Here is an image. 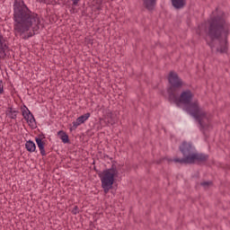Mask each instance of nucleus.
Here are the masks:
<instances>
[{"instance_id":"obj_8","label":"nucleus","mask_w":230,"mask_h":230,"mask_svg":"<svg viewBox=\"0 0 230 230\" xmlns=\"http://www.w3.org/2000/svg\"><path fill=\"white\" fill-rule=\"evenodd\" d=\"M155 4H157V0H143V5L148 12H152L155 8Z\"/></svg>"},{"instance_id":"obj_13","label":"nucleus","mask_w":230,"mask_h":230,"mask_svg":"<svg viewBox=\"0 0 230 230\" xmlns=\"http://www.w3.org/2000/svg\"><path fill=\"white\" fill-rule=\"evenodd\" d=\"M24 109L22 111V115L23 116L24 119L27 121V123H30V114H31V111L26 107V105H23Z\"/></svg>"},{"instance_id":"obj_14","label":"nucleus","mask_w":230,"mask_h":230,"mask_svg":"<svg viewBox=\"0 0 230 230\" xmlns=\"http://www.w3.org/2000/svg\"><path fill=\"white\" fill-rule=\"evenodd\" d=\"M213 184V181H202L200 182V186H203V188H208Z\"/></svg>"},{"instance_id":"obj_3","label":"nucleus","mask_w":230,"mask_h":230,"mask_svg":"<svg viewBox=\"0 0 230 230\" xmlns=\"http://www.w3.org/2000/svg\"><path fill=\"white\" fill-rule=\"evenodd\" d=\"M207 37L210 39L207 44L210 49L215 48L216 40L219 44L217 51L219 53H227V44L230 33V24L224 18V15H216L211 17L208 22Z\"/></svg>"},{"instance_id":"obj_16","label":"nucleus","mask_w":230,"mask_h":230,"mask_svg":"<svg viewBox=\"0 0 230 230\" xmlns=\"http://www.w3.org/2000/svg\"><path fill=\"white\" fill-rule=\"evenodd\" d=\"M72 213H73V215H78V213H80L78 206L74 207V208L72 209Z\"/></svg>"},{"instance_id":"obj_17","label":"nucleus","mask_w":230,"mask_h":230,"mask_svg":"<svg viewBox=\"0 0 230 230\" xmlns=\"http://www.w3.org/2000/svg\"><path fill=\"white\" fill-rule=\"evenodd\" d=\"M7 116L11 118V119H17V114L13 113H6Z\"/></svg>"},{"instance_id":"obj_11","label":"nucleus","mask_w":230,"mask_h":230,"mask_svg":"<svg viewBox=\"0 0 230 230\" xmlns=\"http://www.w3.org/2000/svg\"><path fill=\"white\" fill-rule=\"evenodd\" d=\"M58 136H59V139H61L62 143H64L65 145H66L67 143H71V141L69 140V135L64 130L58 131Z\"/></svg>"},{"instance_id":"obj_10","label":"nucleus","mask_w":230,"mask_h":230,"mask_svg":"<svg viewBox=\"0 0 230 230\" xmlns=\"http://www.w3.org/2000/svg\"><path fill=\"white\" fill-rule=\"evenodd\" d=\"M4 42V38L3 37V34L0 31V58H6V50L4 49V47L3 46V43Z\"/></svg>"},{"instance_id":"obj_2","label":"nucleus","mask_w":230,"mask_h":230,"mask_svg":"<svg viewBox=\"0 0 230 230\" xmlns=\"http://www.w3.org/2000/svg\"><path fill=\"white\" fill-rule=\"evenodd\" d=\"M13 30L15 36L24 35L29 30L32 29V32L30 31L27 35H24L22 39L28 40L30 37H33L39 33L40 30V17L36 13L31 12L28 5L24 4L23 0H14L13 3Z\"/></svg>"},{"instance_id":"obj_7","label":"nucleus","mask_w":230,"mask_h":230,"mask_svg":"<svg viewBox=\"0 0 230 230\" xmlns=\"http://www.w3.org/2000/svg\"><path fill=\"white\" fill-rule=\"evenodd\" d=\"M36 141V145L38 146V148L40 149V152L42 155V157H45L46 155V142L44 140H42L41 138H35Z\"/></svg>"},{"instance_id":"obj_22","label":"nucleus","mask_w":230,"mask_h":230,"mask_svg":"<svg viewBox=\"0 0 230 230\" xmlns=\"http://www.w3.org/2000/svg\"><path fill=\"white\" fill-rule=\"evenodd\" d=\"M102 157H103V159H111V161H112V158H110V156L108 155L103 154Z\"/></svg>"},{"instance_id":"obj_5","label":"nucleus","mask_w":230,"mask_h":230,"mask_svg":"<svg viewBox=\"0 0 230 230\" xmlns=\"http://www.w3.org/2000/svg\"><path fill=\"white\" fill-rule=\"evenodd\" d=\"M119 172L116 164H112L110 169L103 170V172H99L98 176L101 179L102 188L103 189L104 193H108L112 190L114 186V181L118 177Z\"/></svg>"},{"instance_id":"obj_23","label":"nucleus","mask_w":230,"mask_h":230,"mask_svg":"<svg viewBox=\"0 0 230 230\" xmlns=\"http://www.w3.org/2000/svg\"><path fill=\"white\" fill-rule=\"evenodd\" d=\"M95 10H97V12H101V10H102V5H97V6H95Z\"/></svg>"},{"instance_id":"obj_26","label":"nucleus","mask_w":230,"mask_h":230,"mask_svg":"<svg viewBox=\"0 0 230 230\" xmlns=\"http://www.w3.org/2000/svg\"><path fill=\"white\" fill-rule=\"evenodd\" d=\"M13 113L19 114V111H13Z\"/></svg>"},{"instance_id":"obj_9","label":"nucleus","mask_w":230,"mask_h":230,"mask_svg":"<svg viewBox=\"0 0 230 230\" xmlns=\"http://www.w3.org/2000/svg\"><path fill=\"white\" fill-rule=\"evenodd\" d=\"M171 3L175 10H182L186 6V0H171Z\"/></svg>"},{"instance_id":"obj_25","label":"nucleus","mask_w":230,"mask_h":230,"mask_svg":"<svg viewBox=\"0 0 230 230\" xmlns=\"http://www.w3.org/2000/svg\"><path fill=\"white\" fill-rule=\"evenodd\" d=\"M93 170L96 172L97 174L100 173V171H98L96 167H93Z\"/></svg>"},{"instance_id":"obj_4","label":"nucleus","mask_w":230,"mask_h":230,"mask_svg":"<svg viewBox=\"0 0 230 230\" xmlns=\"http://www.w3.org/2000/svg\"><path fill=\"white\" fill-rule=\"evenodd\" d=\"M193 143L186 140L182 141L179 146V150L183 155L182 158L168 159L169 163H179L180 164H198L202 166L209 161V155L204 153H194Z\"/></svg>"},{"instance_id":"obj_20","label":"nucleus","mask_w":230,"mask_h":230,"mask_svg":"<svg viewBox=\"0 0 230 230\" xmlns=\"http://www.w3.org/2000/svg\"><path fill=\"white\" fill-rule=\"evenodd\" d=\"M73 2V6H78V3H80V0H71Z\"/></svg>"},{"instance_id":"obj_27","label":"nucleus","mask_w":230,"mask_h":230,"mask_svg":"<svg viewBox=\"0 0 230 230\" xmlns=\"http://www.w3.org/2000/svg\"><path fill=\"white\" fill-rule=\"evenodd\" d=\"M40 3H46V0H40Z\"/></svg>"},{"instance_id":"obj_19","label":"nucleus","mask_w":230,"mask_h":230,"mask_svg":"<svg viewBox=\"0 0 230 230\" xmlns=\"http://www.w3.org/2000/svg\"><path fill=\"white\" fill-rule=\"evenodd\" d=\"M4 93V89L3 86V81L0 80V94H3Z\"/></svg>"},{"instance_id":"obj_18","label":"nucleus","mask_w":230,"mask_h":230,"mask_svg":"<svg viewBox=\"0 0 230 230\" xmlns=\"http://www.w3.org/2000/svg\"><path fill=\"white\" fill-rule=\"evenodd\" d=\"M35 139H41V141H42L43 139H46V136L41 133V134L38 135V137H36Z\"/></svg>"},{"instance_id":"obj_24","label":"nucleus","mask_w":230,"mask_h":230,"mask_svg":"<svg viewBox=\"0 0 230 230\" xmlns=\"http://www.w3.org/2000/svg\"><path fill=\"white\" fill-rule=\"evenodd\" d=\"M7 112H8L7 114H12L13 112V110L12 108H9Z\"/></svg>"},{"instance_id":"obj_15","label":"nucleus","mask_w":230,"mask_h":230,"mask_svg":"<svg viewBox=\"0 0 230 230\" xmlns=\"http://www.w3.org/2000/svg\"><path fill=\"white\" fill-rule=\"evenodd\" d=\"M29 123L31 125L35 123V117L33 116V113H31V114H29Z\"/></svg>"},{"instance_id":"obj_1","label":"nucleus","mask_w":230,"mask_h":230,"mask_svg":"<svg viewBox=\"0 0 230 230\" xmlns=\"http://www.w3.org/2000/svg\"><path fill=\"white\" fill-rule=\"evenodd\" d=\"M167 80L169 85L166 88V91L169 102H172L177 107L184 105L188 114L192 118H195L199 125L204 128V122L202 120L208 118V113L200 110L199 101L193 102L194 95L191 90H185L181 93V90L184 87V81H182L179 76V74L174 71L169 73ZM180 93L181 94L179 96Z\"/></svg>"},{"instance_id":"obj_12","label":"nucleus","mask_w":230,"mask_h":230,"mask_svg":"<svg viewBox=\"0 0 230 230\" xmlns=\"http://www.w3.org/2000/svg\"><path fill=\"white\" fill-rule=\"evenodd\" d=\"M25 148H26L27 152L33 154V152H35V150H37V146L35 145V142H33L32 140H28L25 143Z\"/></svg>"},{"instance_id":"obj_6","label":"nucleus","mask_w":230,"mask_h":230,"mask_svg":"<svg viewBox=\"0 0 230 230\" xmlns=\"http://www.w3.org/2000/svg\"><path fill=\"white\" fill-rule=\"evenodd\" d=\"M89 118H91V113L89 112L78 117L76 120L73 122V126L70 128L71 132H73V130H76V128H78V127H80V125H82L84 122L88 120Z\"/></svg>"},{"instance_id":"obj_21","label":"nucleus","mask_w":230,"mask_h":230,"mask_svg":"<svg viewBox=\"0 0 230 230\" xmlns=\"http://www.w3.org/2000/svg\"><path fill=\"white\" fill-rule=\"evenodd\" d=\"M94 3H96L97 6H99V5H102V3H103V1H102V0H95Z\"/></svg>"}]
</instances>
